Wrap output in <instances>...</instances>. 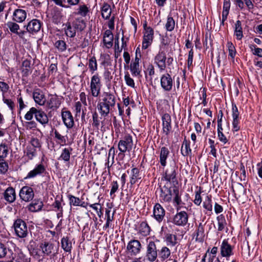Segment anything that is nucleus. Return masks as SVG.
I'll return each instance as SVG.
<instances>
[{
  "label": "nucleus",
  "mask_w": 262,
  "mask_h": 262,
  "mask_svg": "<svg viewBox=\"0 0 262 262\" xmlns=\"http://www.w3.org/2000/svg\"><path fill=\"white\" fill-rule=\"evenodd\" d=\"M114 36L110 30H106L103 34V42L107 49L111 48L113 45Z\"/></svg>",
  "instance_id": "obj_22"
},
{
  "label": "nucleus",
  "mask_w": 262,
  "mask_h": 262,
  "mask_svg": "<svg viewBox=\"0 0 262 262\" xmlns=\"http://www.w3.org/2000/svg\"><path fill=\"white\" fill-rule=\"evenodd\" d=\"M61 117L65 126L69 129L72 128L74 125V118L69 111H62Z\"/></svg>",
  "instance_id": "obj_18"
},
{
  "label": "nucleus",
  "mask_w": 262,
  "mask_h": 262,
  "mask_svg": "<svg viewBox=\"0 0 262 262\" xmlns=\"http://www.w3.org/2000/svg\"><path fill=\"white\" fill-rule=\"evenodd\" d=\"M8 154V147L6 143L0 144V159H5Z\"/></svg>",
  "instance_id": "obj_49"
},
{
  "label": "nucleus",
  "mask_w": 262,
  "mask_h": 262,
  "mask_svg": "<svg viewBox=\"0 0 262 262\" xmlns=\"http://www.w3.org/2000/svg\"><path fill=\"white\" fill-rule=\"evenodd\" d=\"M139 232L144 236H147L149 234L150 228L146 222H142L140 225Z\"/></svg>",
  "instance_id": "obj_42"
},
{
  "label": "nucleus",
  "mask_w": 262,
  "mask_h": 262,
  "mask_svg": "<svg viewBox=\"0 0 262 262\" xmlns=\"http://www.w3.org/2000/svg\"><path fill=\"white\" fill-rule=\"evenodd\" d=\"M233 246L229 244L227 239H224L220 247L221 256L225 257H229L233 255Z\"/></svg>",
  "instance_id": "obj_13"
},
{
  "label": "nucleus",
  "mask_w": 262,
  "mask_h": 262,
  "mask_svg": "<svg viewBox=\"0 0 262 262\" xmlns=\"http://www.w3.org/2000/svg\"><path fill=\"white\" fill-rule=\"evenodd\" d=\"M154 31L150 27L145 29L142 45L143 49H147L151 45L154 39Z\"/></svg>",
  "instance_id": "obj_7"
},
{
  "label": "nucleus",
  "mask_w": 262,
  "mask_h": 262,
  "mask_svg": "<svg viewBox=\"0 0 262 262\" xmlns=\"http://www.w3.org/2000/svg\"><path fill=\"white\" fill-rule=\"evenodd\" d=\"M26 155L29 159H33L36 156V149L33 146L28 145L26 147Z\"/></svg>",
  "instance_id": "obj_48"
},
{
  "label": "nucleus",
  "mask_w": 262,
  "mask_h": 262,
  "mask_svg": "<svg viewBox=\"0 0 262 262\" xmlns=\"http://www.w3.org/2000/svg\"><path fill=\"white\" fill-rule=\"evenodd\" d=\"M15 256L14 259L16 258L15 261L16 262H27V259L26 258L25 255L22 253H19L18 254V256L16 257L15 254H14Z\"/></svg>",
  "instance_id": "obj_64"
},
{
  "label": "nucleus",
  "mask_w": 262,
  "mask_h": 262,
  "mask_svg": "<svg viewBox=\"0 0 262 262\" xmlns=\"http://www.w3.org/2000/svg\"><path fill=\"white\" fill-rule=\"evenodd\" d=\"M216 219L217 221L218 231H223L227 225L224 216L223 214H221L217 217Z\"/></svg>",
  "instance_id": "obj_46"
},
{
  "label": "nucleus",
  "mask_w": 262,
  "mask_h": 262,
  "mask_svg": "<svg viewBox=\"0 0 262 262\" xmlns=\"http://www.w3.org/2000/svg\"><path fill=\"white\" fill-rule=\"evenodd\" d=\"M124 79L126 84L132 88H135V82L134 80L130 77L129 74L125 75Z\"/></svg>",
  "instance_id": "obj_59"
},
{
  "label": "nucleus",
  "mask_w": 262,
  "mask_h": 262,
  "mask_svg": "<svg viewBox=\"0 0 262 262\" xmlns=\"http://www.w3.org/2000/svg\"><path fill=\"white\" fill-rule=\"evenodd\" d=\"M141 248V244L138 240L132 239L127 244L126 249L130 256H135L140 252Z\"/></svg>",
  "instance_id": "obj_8"
},
{
  "label": "nucleus",
  "mask_w": 262,
  "mask_h": 262,
  "mask_svg": "<svg viewBox=\"0 0 262 262\" xmlns=\"http://www.w3.org/2000/svg\"><path fill=\"white\" fill-rule=\"evenodd\" d=\"M170 154L168 148L163 146L161 148L159 156V162L163 167H165L167 164V159Z\"/></svg>",
  "instance_id": "obj_28"
},
{
  "label": "nucleus",
  "mask_w": 262,
  "mask_h": 262,
  "mask_svg": "<svg viewBox=\"0 0 262 262\" xmlns=\"http://www.w3.org/2000/svg\"><path fill=\"white\" fill-rule=\"evenodd\" d=\"M181 152L182 155L184 157L191 156L192 152L191 149L190 147V143L186 140H184V141H183V144L181 148Z\"/></svg>",
  "instance_id": "obj_38"
},
{
  "label": "nucleus",
  "mask_w": 262,
  "mask_h": 262,
  "mask_svg": "<svg viewBox=\"0 0 262 262\" xmlns=\"http://www.w3.org/2000/svg\"><path fill=\"white\" fill-rule=\"evenodd\" d=\"M165 241L167 246L172 247L179 244L178 238L176 234L166 233L165 235Z\"/></svg>",
  "instance_id": "obj_29"
},
{
  "label": "nucleus",
  "mask_w": 262,
  "mask_h": 262,
  "mask_svg": "<svg viewBox=\"0 0 262 262\" xmlns=\"http://www.w3.org/2000/svg\"><path fill=\"white\" fill-rule=\"evenodd\" d=\"M7 26L10 29L11 32L13 33H17L18 30L19 29V26L18 24L14 22L9 21L7 23Z\"/></svg>",
  "instance_id": "obj_54"
},
{
  "label": "nucleus",
  "mask_w": 262,
  "mask_h": 262,
  "mask_svg": "<svg viewBox=\"0 0 262 262\" xmlns=\"http://www.w3.org/2000/svg\"><path fill=\"white\" fill-rule=\"evenodd\" d=\"M27 12L25 10L17 9L13 13L12 19L13 21L21 23L26 19Z\"/></svg>",
  "instance_id": "obj_20"
},
{
  "label": "nucleus",
  "mask_w": 262,
  "mask_h": 262,
  "mask_svg": "<svg viewBox=\"0 0 262 262\" xmlns=\"http://www.w3.org/2000/svg\"><path fill=\"white\" fill-rule=\"evenodd\" d=\"M203 207L207 210L209 211H212V205L211 203V196L207 195L205 201L203 202Z\"/></svg>",
  "instance_id": "obj_51"
},
{
  "label": "nucleus",
  "mask_w": 262,
  "mask_h": 262,
  "mask_svg": "<svg viewBox=\"0 0 262 262\" xmlns=\"http://www.w3.org/2000/svg\"><path fill=\"white\" fill-rule=\"evenodd\" d=\"M250 48L251 51H254L253 52V54L257 56L262 57V49L257 48L255 45H251L250 46Z\"/></svg>",
  "instance_id": "obj_58"
},
{
  "label": "nucleus",
  "mask_w": 262,
  "mask_h": 262,
  "mask_svg": "<svg viewBox=\"0 0 262 262\" xmlns=\"http://www.w3.org/2000/svg\"><path fill=\"white\" fill-rule=\"evenodd\" d=\"M239 118H233L232 121V130L233 132H237L240 129L239 126Z\"/></svg>",
  "instance_id": "obj_60"
},
{
  "label": "nucleus",
  "mask_w": 262,
  "mask_h": 262,
  "mask_svg": "<svg viewBox=\"0 0 262 262\" xmlns=\"http://www.w3.org/2000/svg\"><path fill=\"white\" fill-rule=\"evenodd\" d=\"M33 97L35 102L39 105H43L46 102L45 95L39 89H37L33 92Z\"/></svg>",
  "instance_id": "obj_25"
},
{
  "label": "nucleus",
  "mask_w": 262,
  "mask_h": 262,
  "mask_svg": "<svg viewBox=\"0 0 262 262\" xmlns=\"http://www.w3.org/2000/svg\"><path fill=\"white\" fill-rule=\"evenodd\" d=\"M158 256L156 244L153 241H150L147 244L146 252V258L150 262L155 261Z\"/></svg>",
  "instance_id": "obj_9"
},
{
  "label": "nucleus",
  "mask_w": 262,
  "mask_h": 262,
  "mask_svg": "<svg viewBox=\"0 0 262 262\" xmlns=\"http://www.w3.org/2000/svg\"><path fill=\"white\" fill-rule=\"evenodd\" d=\"M8 169V165L5 159H0V173H5Z\"/></svg>",
  "instance_id": "obj_57"
},
{
  "label": "nucleus",
  "mask_w": 262,
  "mask_h": 262,
  "mask_svg": "<svg viewBox=\"0 0 262 262\" xmlns=\"http://www.w3.org/2000/svg\"><path fill=\"white\" fill-rule=\"evenodd\" d=\"M162 130L164 134L167 136L172 129L171 116L165 113L162 116Z\"/></svg>",
  "instance_id": "obj_17"
},
{
  "label": "nucleus",
  "mask_w": 262,
  "mask_h": 262,
  "mask_svg": "<svg viewBox=\"0 0 262 262\" xmlns=\"http://www.w3.org/2000/svg\"><path fill=\"white\" fill-rule=\"evenodd\" d=\"M15 234L18 237L23 238L28 236V229L25 221L21 219L15 220L13 224Z\"/></svg>",
  "instance_id": "obj_3"
},
{
  "label": "nucleus",
  "mask_w": 262,
  "mask_h": 262,
  "mask_svg": "<svg viewBox=\"0 0 262 262\" xmlns=\"http://www.w3.org/2000/svg\"><path fill=\"white\" fill-rule=\"evenodd\" d=\"M29 145L30 146H33L35 149L41 147V144L39 140L36 138H31L30 141V145Z\"/></svg>",
  "instance_id": "obj_61"
},
{
  "label": "nucleus",
  "mask_w": 262,
  "mask_h": 262,
  "mask_svg": "<svg viewBox=\"0 0 262 262\" xmlns=\"http://www.w3.org/2000/svg\"><path fill=\"white\" fill-rule=\"evenodd\" d=\"M204 228L202 223H200L198 227L197 230L193 234V238L195 241L198 242H203L204 240Z\"/></svg>",
  "instance_id": "obj_30"
},
{
  "label": "nucleus",
  "mask_w": 262,
  "mask_h": 262,
  "mask_svg": "<svg viewBox=\"0 0 262 262\" xmlns=\"http://www.w3.org/2000/svg\"><path fill=\"white\" fill-rule=\"evenodd\" d=\"M68 198L69 200V203L71 205L86 208L87 206L89 205L88 203L83 202L79 198L76 197L73 195L69 194L68 195Z\"/></svg>",
  "instance_id": "obj_27"
},
{
  "label": "nucleus",
  "mask_w": 262,
  "mask_h": 262,
  "mask_svg": "<svg viewBox=\"0 0 262 262\" xmlns=\"http://www.w3.org/2000/svg\"><path fill=\"white\" fill-rule=\"evenodd\" d=\"M54 46L59 52L66 51L67 48V45L63 40H56L54 43Z\"/></svg>",
  "instance_id": "obj_43"
},
{
  "label": "nucleus",
  "mask_w": 262,
  "mask_h": 262,
  "mask_svg": "<svg viewBox=\"0 0 262 262\" xmlns=\"http://www.w3.org/2000/svg\"><path fill=\"white\" fill-rule=\"evenodd\" d=\"M175 26V21L171 16H168L165 24V28L167 31H172Z\"/></svg>",
  "instance_id": "obj_50"
},
{
  "label": "nucleus",
  "mask_w": 262,
  "mask_h": 262,
  "mask_svg": "<svg viewBox=\"0 0 262 262\" xmlns=\"http://www.w3.org/2000/svg\"><path fill=\"white\" fill-rule=\"evenodd\" d=\"M88 65L92 74L97 70V63L95 57L92 56L89 59Z\"/></svg>",
  "instance_id": "obj_47"
},
{
  "label": "nucleus",
  "mask_w": 262,
  "mask_h": 262,
  "mask_svg": "<svg viewBox=\"0 0 262 262\" xmlns=\"http://www.w3.org/2000/svg\"><path fill=\"white\" fill-rule=\"evenodd\" d=\"M35 119L36 121L43 126H45L49 122V118L47 115L41 109H36Z\"/></svg>",
  "instance_id": "obj_21"
},
{
  "label": "nucleus",
  "mask_w": 262,
  "mask_h": 262,
  "mask_svg": "<svg viewBox=\"0 0 262 262\" xmlns=\"http://www.w3.org/2000/svg\"><path fill=\"white\" fill-rule=\"evenodd\" d=\"M229 51V56L231 57L232 59H234L236 54L235 48L231 42L228 41L227 43Z\"/></svg>",
  "instance_id": "obj_52"
},
{
  "label": "nucleus",
  "mask_w": 262,
  "mask_h": 262,
  "mask_svg": "<svg viewBox=\"0 0 262 262\" xmlns=\"http://www.w3.org/2000/svg\"><path fill=\"white\" fill-rule=\"evenodd\" d=\"M46 104L47 108L54 111L59 107L61 104V99L58 97L57 95L50 94Z\"/></svg>",
  "instance_id": "obj_14"
},
{
  "label": "nucleus",
  "mask_w": 262,
  "mask_h": 262,
  "mask_svg": "<svg viewBox=\"0 0 262 262\" xmlns=\"http://www.w3.org/2000/svg\"><path fill=\"white\" fill-rule=\"evenodd\" d=\"M63 26L64 34L67 37L73 38L76 36L77 30L72 25L71 23L67 22Z\"/></svg>",
  "instance_id": "obj_32"
},
{
  "label": "nucleus",
  "mask_w": 262,
  "mask_h": 262,
  "mask_svg": "<svg viewBox=\"0 0 262 262\" xmlns=\"http://www.w3.org/2000/svg\"><path fill=\"white\" fill-rule=\"evenodd\" d=\"M45 170L46 168L42 164H38L34 168V169L31 170L28 173L25 179H27L34 178L37 175L41 174L45 171Z\"/></svg>",
  "instance_id": "obj_24"
},
{
  "label": "nucleus",
  "mask_w": 262,
  "mask_h": 262,
  "mask_svg": "<svg viewBox=\"0 0 262 262\" xmlns=\"http://www.w3.org/2000/svg\"><path fill=\"white\" fill-rule=\"evenodd\" d=\"M142 178L140 170L137 168H133L131 169L130 176H129V183L133 185L136 183L138 180H141Z\"/></svg>",
  "instance_id": "obj_31"
},
{
  "label": "nucleus",
  "mask_w": 262,
  "mask_h": 262,
  "mask_svg": "<svg viewBox=\"0 0 262 262\" xmlns=\"http://www.w3.org/2000/svg\"><path fill=\"white\" fill-rule=\"evenodd\" d=\"M43 203L40 200H34L29 206L28 209L31 212H37L41 210Z\"/></svg>",
  "instance_id": "obj_34"
},
{
  "label": "nucleus",
  "mask_w": 262,
  "mask_h": 262,
  "mask_svg": "<svg viewBox=\"0 0 262 262\" xmlns=\"http://www.w3.org/2000/svg\"><path fill=\"white\" fill-rule=\"evenodd\" d=\"M234 34L238 40H241L243 37L242 23L240 20H237L235 23Z\"/></svg>",
  "instance_id": "obj_37"
},
{
  "label": "nucleus",
  "mask_w": 262,
  "mask_h": 262,
  "mask_svg": "<svg viewBox=\"0 0 262 262\" xmlns=\"http://www.w3.org/2000/svg\"><path fill=\"white\" fill-rule=\"evenodd\" d=\"M89 8L85 5H81L79 6L77 9L75 14L78 15H80L82 17H85L89 12Z\"/></svg>",
  "instance_id": "obj_44"
},
{
  "label": "nucleus",
  "mask_w": 262,
  "mask_h": 262,
  "mask_svg": "<svg viewBox=\"0 0 262 262\" xmlns=\"http://www.w3.org/2000/svg\"><path fill=\"white\" fill-rule=\"evenodd\" d=\"M115 104V95L109 92H104L97 104V109L102 117H106L113 111Z\"/></svg>",
  "instance_id": "obj_1"
},
{
  "label": "nucleus",
  "mask_w": 262,
  "mask_h": 262,
  "mask_svg": "<svg viewBox=\"0 0 262 262\" xmlns=\"http://www.w3.org/2000/svg\"><path fill=\"white\" fill-rule=\"evenodd\" d=\"M171 252L167 247H163L160 250L159 255L160 258L164 260L168 258L170 255Z\"/></svg>",
  "instance_id": "obj_45"
},
{
  "label": "nucleus",
  "mask_w": 262,
  "mask_h": 262,
  "mask_svg": "<svg viewBox=\"0 0 262 262\" xmlns=\"http://www.w3.org/2000/svg\"><path fill=\"white\" fill-rule=\"evenodd\" d=\"M61 247L66 252H71L72 247L71 242L68 237H63L61 239Z\"/></svg>",
  "instance_id": "obj_41"
},
{
  "label": "nucleus",
  "mask_w": 262,
  "mask_h": 262,
  "mask_svg": "<svg viewBox=\"0 0 262 262\" xmlns=\"http://www.w3.org/2000/svg\"><path fill=\"white\" fill-rule=\"evenodd\" d=\"M20 199L25 202H29L33 200L34 196L33 189L28 186L23 187L19 193Z\"/></svg>",
  "instance_id": "obj_10"
},
{
  "label": "nucleus",
  "mask_w": 262,
  "mask_h": 262,
  "mask_svg": "<svg viewBox=\"0 0 262 262\" xmlns=\"http://www.w3.org/2000/svg\"><path fill=\"white\" fill-rule=\"evenodd\" d=\"M101 85L100 77L98 73H96L91 77L90 86L91 95L93 97H97L99 95Z\"/></svg>",
  "instance_id": "obj_4"
},
{
  "label": "nucleus",
  "mask_w": 262,
  "mask_h": 262,
  "mask_svg": "<svg viewBox=\"0 0 262 262\" xmlns=\"http://www.w3.org/2000/svg\"><path fill=\"white\" fill-rule=\"evenodd\" d=\"M40 248L41 249L42 253L46 255H49L53 252H54V245L49 242H44L40 244Z\"/></svg>",
  "instance_id": "obj_33"
},
{
  "label": "nucleus",
  "mask_w": 262,
  "mask_h": 262,
  "mask_svg": "<svg viewBox=\"0 0 262 262\" xmlns=\"http://www.w3.org/2000/svg\"><path fill=\"white\" fill-rule=\"evenodd\" d=\"M188 215L184 211L178 212L173 217L172 223L177 226H184L188 222Z\"/></svg>",
  "instance_id": "obj_12"
},
{
  "label": "nucleus",
  "mask_w": 262,
  "mask_h": 262,
  "mask_svg": "<svg viewBox=\"0 0 262 262\" xmlns=\"http://www.w3.org/2000/svg\"><path fill=\"white\" fill-rule=\"evenodd\" d=\"M36 109V108L34 107H31L25 115V119L26 120L31 121L33 119L34 115L35 117Z\"/></svg>",
  "instance_id": "obj_55"
},
{
  "label": "nucleus",
  "mask_w": 262,
  "mask_h": 262,
  "mask_svg": "<svg viewBox=\"0 0 262 262\" xmlns=\"http://www.w3.org/2000/svg\"><path fill=\"white\" fill-rule=\"evenodd\" d=\"M173 59L171 57H166L165 52L160 47L158 53L154 57V63L158 67L160 71H164L166 67V63L170 66L173 62Z\"/></svg>",
  "instance_id": "obj_2"
},
{
  "label": "nucleus",
  "mask_w": 262,
  "mask_h": 262,
  "mask_svg": "<svg viewBox=\"0 0 262 262\" xmlns=\"http://www.w3.org/2000/svg\"><path fill=\"white\" fill-rule=\"evenodd\" d=\"M171 184L166 182L165 185L160 188V199L162 202H170L172 199Z\"/></svg>",
  "instance_id": "obj_6"
},
{
  "label": "nucleus",
  "mask_w": 262,
  "mask_h": 262,
  "mask_svg": "<svg viewBox=\"0 0 262 262\" xmlns=\"http://www.w3.org/2000/svg\"><path fill=\"white\" fill-rule=\"evenodd\" d=\"M130 70L132 75L135 76H138L141 72L139 64L137 63H131Z\"/></svg>",
  "instance_id": "obj_53"
},
{
  "label": "nucleus",
  "mask_w": 262,
  "mask_h": 262,
  "mask_svg": "<svg viewBox=\"0 0 262 262\" xmlns=\"http://www.w3.org/2000/svg\"><path fill=\"white\" fill-rule=\"evenodd\" d=\"M55 137L56 139L60 141V143L63 144L66 143V139L64 136L61 135L56 130L54 132Z\"/></svg>",
  "instance_id": "obj_63"
},
{
  "label": "nucleus",
  "mask_w": 262,
  "mask_h": 262,
  "mask_svg": "<svg viewBox=\"0 0 262 262\" xmlns=\"http://www.w3.org/2000/svg\"><path fill=\"white\" fill-rule=\"evenodd\" d=\"M160 84L162 88L164 91H170L173 84V81L171 76L168 73L163 74L161 77Z\"/></svg>",
  "instance_id": "obj_11"
},
{
  "label": "nucleus",
  "mask_w": 262,
  "mask_h": 262,
  "mask_svg": "<svg viewBox=\"0 0 262 262\" xmlns=\"http://www.w3.org/2000/svg\"><path fill=\"white\" fill-rule=\"evenodd\" d=\"M101 10L102 17L105 19H108L112 14L111 6L107 3H104Z\"/></svg>",
  "instance_id": "obj_36"
},
{
  "label": "nucleus",
  "mask_w": 262,
  "mask_h": 262,
  "mask_svg": "<svg viewBox=\"0 0 262 262\" xmlns=\"http://www.w3.org/2000/svg\"><path fill=\"white\" fill-rule=\"evenodd\" d=\"M7 256L11 260H14L15 256L12 251L7 249L5 245L0 242V258Z\"/></svg>",
  "instance_id": "obj_26"
},
{
  "label": "nucleus",
  "mask_w": 262,
  "mask_h": 262,
  "mask_svg": "<svg viewBox=\"0 0 262 262\" xmlns=\"http://www.w3.org/2000/svg\"><path fill=\"white\" fill-rule=\"evenodd\" d=\"M106 220V223L103 227L104 230H106L107 228L112 227V222L114 220V213H113L111 216H107Z\"/></svg>",
  "instance_id": "obj_62"
},
{
  "label": "nucleus",
  "mask_w": 262,
  "mask_h": 262,
  "mask_svg": "<svg viewBox=\"0 0 262 262\" xmlns=\"http://www.w3.org/2000/svg\"><path fill=\"white\" fill-rule=\"evenodd\" d=\"M71 147L64 148L59 158V160H63L64 162H68L70 160L71 152L72 151Z\"/></svg>",
  "instance_id": "obj_40"
},
{
  "label": "nucleus",
  "mask_w": 262,
  "mask_h": 262,
  "mask_svg": "<svg viewBox=\"0 0 262 262\" xmlns=\"http://www.w3.org/2000/svg\"><path fill=\"white\" fill-rule=\"evenodd\" d=\"M133 145L132 136L129 134L125 135L119 141L118 144V149L122 153L129 151Z\"/></svg>",
  "instance_id": "obj_5"
},
{
  "label": "nucleus",
  "mask_w": 262,
  "mask_h": 262,
  "mask_svg": "<svg viewBox=\"0 0 262 262\" xmlns=\"http://www.w3.org/2000/svg\"><path fill=\"white\" fill-rule=\"evenodd\" d=\"M31 62L30 60H25L22 63L21 72L23 76L27 77L31 72Z\"/></svg>",
  "instance_id": "obj_39"
},
{
  "label": "nucleus",
  "mask_w": 262,
  "mask_h": 262,
  "mask_svg": "<svg viewBox=\"0 0 262 262\" xmlns=\"http://www.w3.org/2000/svg\"><path fill=\"white\" fill-rule=\"evenodd\" d=\"M71 24L77 31L81 32L86 27L85 21L81 18L75 19Z\"/></svg>",
  "instance_id": "obj_35"
},
{
  "label": "nucleus",
  "mask_w": 262,
  "mask_h": 262,
  "mask_svg": "<svg viewBox=\"0 0 262 262\" xmlns=\"http://www.w3.org/2000/svg\"><path fill=\"white\" fill-rule=\"evenodd\" d=\"M4 198L5 200L9 203L14 202L16 200L15 189L12 187H8L4 193Z\"/></svg>",
  "instance_id": "obj_23"
},
{
  "label": "nucleus",
  "mask_w": 262,
  "mask_h": 262,
  "mask_svg": "<svg viewBox=\"0 0 262 262\" xmlns=\"http://www.w3.org/2000/svg\"><path fill=\"white\" fill-rule=\"evenodd\" d=\"M172 191L175 195V196L173 199V201L177 204V205H180L181 203V199L180 196L179 194V190L176 187H172Z\"/></svg>",
  "instance_id": "obj_56"
},
{
  "label": "nucleus",
  "mask_w": 262,
  "mask_h": 262,
  "mask_svg": "<svg viewBox=\"0 0 262 262\" xmlns=\"http://www.w3.org/2000/svg\"><path fill=\"white\" fill-rule=\"evenodd\" d=\"M42 25V23L38 19H33L27 24L26 29L29 33L34 34L38 32Z\"/></svg>",
  "instance_id": "obj_15"
},
{
  "label": "nucleus",
  "mask_w": 262,
  "mask_h": 262,
  "mask_svg": "<svg viewBox=\"0 0 262 262\" xmlns=\"http://www.w3.org/2000/svg\"><path fill=\"white\" fill-rule=\"evenodd\" d=\"M176 177V167L173 165L169 166L166 169L164 179L166 182H174Z\"/></svg>",
  "instance_id": "obj_19"
},
{
  "label": "nucleus",
  "mask_w": 262,
  "mask_h": 262,
  "mask_svg": "<svg viewBox=\"0 0 262 262\" xmlns=\"http://www.w3.org/2000/svg\"><path fill=\"white\" fill-rule=\"evenodd\" d=\"M165 215V209L159 203H156L153 209V216L154 219L158 223H161L163 220Z\"/></svg>",
  "instance_id": "obj_16"
}]
</instances>
